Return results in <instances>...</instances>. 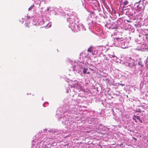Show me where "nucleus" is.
I'll use <instances>...</instances> for the list:
<instances>
[{"label":"nucleus","instance_id":"1","mask_svg":"<svg viewBox=\"0 0 148 148\" xmlns=\"http://www.w3.org/2000/svg\"><path fill=\"white\" fill-rule=\"evenodd\" d=\"M67 21L69 23V27L74 32H78L80 30L78 25L77 24L79 21L77 17L74 14L69 16L67 19Z\"/></svg>","mask_w":148,"mask_h":148},{"label":"nucleus","instance_id":"2","mask_svg":"<svg viewBox=\"0 0 148 148\" xmlns=\"http://www.w3.org/2000/svg\"><path fill=\"white\" fill-rule=\"evenodd\" d=\"M114 44L116 46L125 48L128 47L127 42L121 38H116L114 39Z\"/></svg>","mask_w":148,"mask_h":148},{"label":"nucleus","instance_id":"3","mask_svg":"<svg viewBox=\"0 0 148 148\" xmlns=\"http://www.w3.org/2000/svg\"><path fill=\"white\" fill-rule=\"evenodd\" d=\"M69 86L71 87L76 88L79 90H83V89L81 86L80 85L77 81L74 80V81H71L69 82Z\"/></svg>","mask_w":148,"mask_h":148},{"label":"nucleus","instance_id":"4","mask_svg":"<svg viewBox=\"0 0 148 148\" xmlns=\"http://www.w3.org/2000/svg\"><path fill=\"white\" fill-rule=\"evenodd\" d=\"M66 117L65 116H64L63 118V120L62 121V123L64 125H66L68 124L69 123V120L68 119V117H69V116H67Z\"/></svg>","mask_w":148,"mask_h":148},{"label":"nucleus","instance_id":"5","mask_svg":"<svg viewBox=\"0 0 148 148\" xmlns=\"http://www.w3.org/2000/svg\"><path fill=\"white\" fill-rule=\"evenodd\" d=\"M62 112H61L59 110H57V113L56 115V116L59 118H60L61 117H62Z\"/></svg>","mask_w":148,"mask_h":148},{"label":"nucleus","instance_id":"6","mask_svg":"<svg viewBox=\"0 0 148 148\" xmlns=\"http://www.w3.org/2000/svg\"><path fill=\"white\" fill-rule=\"evenodd\" d=\"M129 3L127 1H125L124 2V6L123 8L127 7L128 6V4Z\"/></svg>","mask_w":148,"mask_h":148},{"label":"nucleus","instance_id":"7","mask_svg":"<svg viewBox=\"0 0 148 148\" xmlns=\"http://www.w3.org/2000/svg\"><path fill=\"white\" fill-rule=\"evenodd\" d=\"M88 69L86 68H83V73L85 74L87 73V71L88 70Z\"/></svg>","mask_w":148,"mask_h":148},{"label":"nucleus","instance_id":"8","mask_svg":"<svg viewBox=\"0 0 148 148\" xmlns=\"http://www.w3.org/2000/svg\"><path fill=\"white\" fill-rule=\"evenodd\" d=\"M146 46H147V45L145 44H143L142 45V48H141V50H144V48L146 47Z\"/></svg>","mask_w":148,"mask_h":148},{"label":"nucleus","instance_id":"9","mask_svg":"<svg viewBox=\"0 0 148 148\" xmlns=\"http://www.w3.org/2000/svg\"><path fill=\"white\" fill-rule=\"evenodd\" d=\"M34 7V5H31L29 8H28V10L30 11Z\"/></svg>","mask_w":148,"mask_h":148},{"label":"nucleus","instance_id":"10","mask_svg":"<svg viewBox=\"0 0 148 148\" xmlns=\"http://www.w3.org/2000/svg\"><path fill=\"white\" fill-rule=\"evenodd\" d=\"M134 116L135 118H137L138 120H140V118L138 116H136V115H134Z\"/></svg>","mask_w":148,"mask_h":148},{"label":"nucleus","instance_id":"11","mask_svg":"<svg viewBox=\"0 0 148 148\" xmlns=\"http://www.w3.org/2000/svg\"><path fill=\"white\" fill-rule=\"evenodd\" d=\"M142 62L141 61H140L138 62V64L139 65H140L141 67L143 66V65L142 64Z\"/></svg>","mask_w":148,"mask_h":148},{"label":"nucleus","instance_id":"12","mask_svg":"<svg viewBox=\"0 0 148 148\" xmlns=\"http://www.w3.org/2000/svg\"><path fill=\"white\" fill-rule=\"evenodd\" d=\"M109 56L111 58H112V57H113V58L116 57V58H117L114 55H110Z\"/></svg>","mask_w":148,"mask_h":148},{"label":"nucleus","instance_id":"13","mask_svg":"<svg viewBox=\"0 0 148 148\" xmlns=\"http://www.w3.org/2000/svg\"><path fill=\"white\" fill-rule=\"evenodd\" d=\"M92 48H90L88 49V51L89 52H92L91 51Z\"/></svg>","mask_w":148,"mask_h":148},{"label":"nucleus","instance_id":"14","mask_svg":"<svg viewBox=\"0 0 148 148\" xmlns=\"http://www.w3.org/2000/svg\"><path fill=\"white\" fill-rule=\"evenodd\" d=\"M143 50L144 51H148V48H147V47H145V48H144V50Z\"/></svg>","mask_w":148,"mask_h":148},{"label":"nucleus","instance_id":"15","mask_svg":"<svg viewBox=\"0 0 148 148\" xmlns=\"http://www.w3.org/2000/svg\"><path fill=\"white\" fill-rule=\"evenodd\" d=\"M47 25H48L49 26H48V27H51V23H49Z\"/></svg>","mask_w":148,"mask_h":148},{"label":"nucleus","instance_id":"16","mask_svg":"<svg viewBox=\"0 0 148 148\" xmlns=\"http://www.w3.org/2000/svg\"><path fill=\"white\" fill-rule=\"evenodd\" d=\"M50 7H48L47 8V11H49V10H50Z\"/></svg>","mask_w":148,"mask_h":148},{"label":"nucleus","instance_id":"17","mask_svg":"<svg viewBox=\"0 0 148 148\" xmlns=\"http://www.w3.org/2000/svg\"><path fill=\"white\" fill-rule=\"evenodd\" d=\"M81 26L82 27V28H83V29H84V30H86V29L85 28V27L84 26H83V25H81Z\"/></svg>","mask_w":148,"mask_h":148},{"label":"nucleus","instance_id":"18","mask_svg":"<svg viewBox=\"0 0 148 148\" xmlns=\"http://www.w3.org/2000/svg\"><path fill=\"white\" fill-rule=\"evenodd\" d=\"M50 11H53V8H51V7H50Z\"/></svg>","mask_w":148,"mask_h":148},{"label":"nucleus","instance_id":"19","mask_svg":"<svg viewBox=\"0 0 148 148\" xmlns=\"http://www.w3.org/2000/svg\"><path fill=\"white\" fill-rule=\"evenodd\" d=\"M27 19H29L30 18V16H27Z\"/></svg>","mask_w":148,"mask_h":148},{"label":"nucleus","instance_id":"20","mask_svg":"<svg viewBox=\"0 0 148 148\" xmlns=\"http://www.w3.org/2000/svg\"><path fill=\"white\" fill-rule=\"evenodd\" d=\"M28 26V24L27 23H26L25 24V26L26 27H27Z\"/></svg>","mask_w":148,"mask_h":148},{"label":"nucleus","instance_id":"21","mask_svg":"<svg viewBox=\"0 0 148 148\" xmlns=\"http://www.w3.org/2000/svg\"><path fill=\"white\" fill-rule=\"evenodd\" d=\"M136 118H135L134 116L133 117V119L136 122Z\"/></svg>","mask_w":148,"mask_h":148},{"label":"nucleus","instance_id":"22","mask_svg":"<svg viewBox=\"0 0 148 148\" xmlns=\"http://www.w3.org/2000/svg\"><path fill=\"white\" fill-rule=\"evenodd\" d=\"M120 85H121L122 86H124V84H120Z\"/></svg>","mask_w":148,"mask_h":148},{"label":"nucleus","instance_id":"23","mask_svg":"<svg viewBox=\"0 0 148 148\" xmlns=\"http://www.w3.org/2000/svg\"><path fill=\"white\" fill-rule=\"evenodd\" d=\"M139 5L137 6V8L138 9L139 8Z\"/></svg>","mask_w":148,"mask_h":148},{"label":"nucleus","instance_id":"24","mask_svg":"<svg viewBox=\"0 0 148 148\" xmlns=\"http://www.w3.org/2000/svg\"><path fill=\"white\" fill-rule=\"evenodd\" d=\"M129 59H130V60H132V59H131V58H130H130H129Z\"/></svg>","mask_w":148,"mask_h":148},{"label":"nucleus","instance_id":"25","mask_svg":"<svg viewBox=\"0 0 148 148\" xmlns=\"http://www.w3.org/2000/svg\"><path fill=\"white\" fill-rule=\"evenodd\" d=\"M69 109V111H68V112H69V111H72V110H70V109Z\"/></svg>","mask_w":148,"mask_h":148},{"label":"nucleus","instance_id":"26","mask_svg":"<svg viewBox=\"0 0 148 148\" xmlns=\"http://www.w3.org/2000/svg\"><path fill=\"white\" fill-rule=\"evenodd\" d=\"M147 62H148V58H147Z\"/></svg>","mask_w":148,"mask_h":148},{"label":"nucleus","instance_id":"27","mask_svg":"<svg viewBox=\"0 0 148 148\" xmlns=\"http://www.w3.org/2000/svg\"><path fill=\"white\" fill-rule=\"evenodd\" d=\"M87 73L88 74H89L90 73V72H87V73Z\"/></svg>","mask_w":148,"mask_h":148},{"label":"nucleus","instance_id":"28","mask_svg":"<svg viewBox=\"0 0 148 148\" xmlns=\"http://www.w3.org/2000/svg\"><path fill=\"white\" fill-rule=\"evenodd\" d=\"M139 121H140V122H141L142 123V121H141L140 120H139Z\"/></svg>","mask_w":148,"mask_h":148},{"label":"nucleus","instance_id":"29","mask_svg":"<svg viewBox=\"0 0 148 148\" xmlns=\"http://www.w3.org/2000/svg\"><path fill=\"white\" fill-rule=\"evenodd\" d=\"M68 92H69V90H68L66 91V92H67V93H68Z\"/></svg>","mask_w":148,"mask_h":148},{"label":"nucleus","instance_id":"30","mask_svg":"<svg viewBox=\"0 0 148 148\" xmlns=\"http://www.w3.org/2000/svg\"><path fill=\"white\" fill-rule=\"evenodd\" d=\"M50 131H52V132H53V130H50Z\"/></svg>","mask_w":148,"mask_h":148},{"label":"nucleus","instance_id":"31","mask_svg":"<svg viewBox=\"0 0 148 148\" xmlns=\"http://www.w3.org/2000/svg\"><path fill=\"white\" fill-rule=\"evenodd\" d=\"M90 69L91 70V69Z\"/></svg>","mask_w":148,"mask_h":148},{"label":"nucleus","instance_id":"32","mask_svg":"<svg viewBox=\"0 0 148 148\" xmlns=\"http://www.w3.org/2000/svg\"><path fill=\"white\" fill-rule=\"evenodd\" d=\"M147 142H148V140H147Z\"/></svg>","mask_w":148,"mask_h":148}]
</instances>
